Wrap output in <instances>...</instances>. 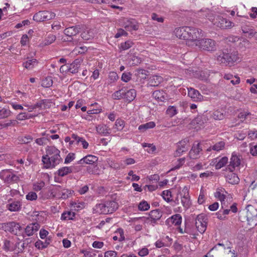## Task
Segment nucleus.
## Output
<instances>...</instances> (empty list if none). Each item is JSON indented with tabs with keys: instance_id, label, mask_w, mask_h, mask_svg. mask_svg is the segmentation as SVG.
Returning <instances> with one entry per match:
<instances>
[{
	"instance_id": "f257e3e1",
	"label": "nucleus",
	"mask_w": 257,
	"mask_h": 257,
	"mask_svg": "<svg viewBox=\"0 0 257 257\" xmlns=\"http://www.w3.org/2000/svg\"><path fill=\"white\" fill-rule=\"evenodd\" d=\"M45 155L42 157V161L46 169H52L62 162L60 151L54 146H47Z\"/></svg>"
},
{
	"instance_id": "f03ea898",
	"label": "nucleus",
	"mask_w": 257,
	"mask_h": 257,
	"mask_svg": "<svg viewBox=\"0 0 257 257\" xmlns=\"http://www.w3.org/2000/svg\"><path fill=\"white\" fill-rule=\"evenodd\" d=\"M202 31L198 28L185 27V40L189 46H195L198 38L202 34Z\"/></svg>"
},
{
	"instance_id": "7ed1b4c3",
	"label": "nucleus",
	"mask_w": 257,
	"mask_h": 257,
	"mask_svg": "<svg viewBox=\"0 0 257 257\" xmlns=\"http://www.w3.org/2000/svg\"><path fill=\"white\" fill-rule=\"evenodd\" d=\"M238 59V53L237 52H223L217 57V60L219 62L229 66H232Z\"/></svg>"
},
{
	"instance_id": "20e7f679",
	"label": "nucleus",
	"mask_w": 257,
	"mask_h": 257,
	"mask_svg": "<svg viewBox=\"0 0 257 257\" xmlns=\"http://www.w3.org/2000/svg\"><path fill=\"white\" fill-rule=\"evenodd\" d=\"M0 178L5 183L12 184L19 180L16 172L12 169H5L0 172Z\"/></svg>"
},
{
	"instance_id": "39448f33",
	"label": "nucleus",
	"mask_w": 257,
	"mask_h": 257,
	"mask_svg": "<svg viewBox=\"0 0 257 257\" xmlns=\"http://www.w3.org/2000/svg\"><path fill=\"white\" fill-rule=\"evenodd\" d=\"M196 46L201 50L207 51H214L216 50V43L211 39L203 38L196 42Z\"/></svg>"
},
{
	"instance_id": "423d86ee",
	"label": "nucleus",
	"mask_w": 257,
	"mask_h": 257,
	"mask_svg": "<svg viewBox=\"0 0 257 257\" xmlns=\"http://www.w3.org/2000/svg\"><path fill=\"white\" fill-rule=\"evenodd\" d=\"M55 17L53 13L48 11H39L33 16V20L36 22H43L50 20Z\"/></svg>"
},
{
	"instance_id": "0eeeda50",
	"label": "nucleus",
	"mask_w": 257,
	"mask_h": 257,
	"mask_svg": "<svg viewBox=\"0 0 257 257\" xmlns=\"http://www.w3.org/2000/svg\"><path fill=\"white\" fill-rule=\"evenodd\" d=\"M213 25L221 29H230L234 26L232 22L219 16L216 17Z\"/></svg>"
},
{
	"instance_id": "6e6552de",
	"label": "nucleus",
	"mask_w": 257,
	"mask_h": 257,
	"mask_svg": "<svg viewBox=\"0 0 257 257\" xmlns=\"http://www.w3.org/2000/svg\"><path fill=\"white\" fill-rule=\"evenodd\" d=\"M3 227L5 231H9L15 235H17L22 230V227L20 224L14 221L4 223Z\"/></svg>"
},
{
	"instance_id": "1a4fd4ad",
	"label": "nucleus",
	"mask_w": 257,
	"mask_h": 257,
	"mask_svg": "<svg viewBox=\"0 0 257 257\" xmlns=\"http://www.w3.org/2000/svg\"><path fill=\"white\" fill-rule=\"evenodd\" d=\"M52 194L55 197L65 199L68 197L71 191L60 186H57L53 189Z\"/></svg>"
},
{
	"instance_id": "9d476101",
	"label": "nucleus",
	"mask_w": 257,
	"mask_h": 257,
	"mask_svg": "<svg viewBox=\"0 0 257 257\" xmlns=\"http://www.w3.org/2000/svg\"><path fill=\"white\" fill-rule=\"evenodd\" d=\"M202 148L200 143L195 142L189 153V156L191 159H197L200 158L202 154Z\"/></svg>"
},
{
	"instance_id": "9b49d317",
	"label": "nucleus",
	"mask_w": 257,
	"mask_h": 257,
	"mask_svg": "<svg viewBox=\"0 0 257 257\" xmlns=\"http://www.w3.org/2000/svg\"><path fill=\"white\" fill-rule=\"evenodd\" d=\"M241 156H237L234 153L232 154L228 169L230 172H233L236 167H239L241 163Z\"/></svg>"
},
{
	"instance_id": "f8f14e48",
	"label": "nucleus",
	"mask_w": 257,
	"mask_h": 257,
	"mask_svg": "<svg viewBox=\"0 0 257 257\" xmlns=\"http://www.w3.org/2000/svg\"><path fill=\"white\" fill-rule=\"evenodd\" d=\"M22 203L20 200H9V203L7 205V208L11 212L19 211L21 209Z\"/></svg>"
},
{
	"instance_id": "ddd939ff",
	"label": "nucleus",
	"mask_w": 257,
	"mask_h": 257,
	"mask_svg": "<svg viewBox=\"0 0 257 257\" xmlns=\"http://www.w3.org/2000/svg\"><path fill=\"white\" fill-rule=\"evenodd\" d=\"M203 216L202 214L197 215L196 218L195 225L198 231L201 234L206 229V222L203 221Z\"/></svg>"
},
{
	"instance_id": "4468645a",
	"label": "nucleus",
	"mask_w": 257,
	"mask_h": 257,
	"mask_svg": "<svg viewBox=\"0 0 257 257\" xmlns=\"http://www.w3.org/2000/svg\"><path fill=\"white\" fill-rule=\"evenodd\" d=\"M199 17L208 19L213 24L216 20V18L214 14L210 10L205 9L201 10L198 13Z\"/></svg>"
},
{
	"instance_id": "2eb2a0df",
	"label": "nucleus",
	"mask_w": 257,
	"mask_h": 257,
	"mask_svg": "<svg viewBox=\"0 0 257 257\" xmlns=\"http://www.w3.org/2000/svg\"><path fill=\"white\" fill-rule=\"evenodd\" d=\"M241 28L242 32L245 34V36L252 37L256 33L253 29V27L248 24L244 23L242 20H241Z\"/></svg>"
},
{
	"instance_id": "dca6fc26",
	"label": "nucleus",
	"mask_w": 257,
	"mask_h": 257,
	"mask_svg": "<svg viewBox=\"0 0 257 257\" xmlns=\"http://www.w3.org/2000/svg\"><path fill=\"white\" fill-rule=\"evenodd\" d=\"M189 141L187 139H184L178 143V148L176 151V156H180L183 152H186L188 147L187 144Z\"/></svg>"
},
{
	"instance_id": "f3484780",
	"label": "nucleus",
	"mask_w": 257,
	"mask_h": 257,
	"mask_svg": "<svg viewBox=\"0 0 257 257\" xmlns=\"http://www.w3.org/2000/svg\"><path fill=\"white\" fill-rule=\"evenodd\" d=\"M40 227V225L37 222L30 223L26 227L25 232L27 236H32L39 230Z\"/></svg>"
},
{
	"instance_id": "a211bd4d",
	"label": "nucleus",
	"mask_w": 257,
	"mask_h": 257,
	"mask_svg": "<svg viewBox=\"0 0 257 257\" xmlns=\"http://www.w3.org/2000/svg\"><path fill=\"white\" fill-rule=\"evenodd\" d=\"M209 120L207 113L203 114L202 115H198L192 121V124H196L198 126L200 127L207 122Z\"/></svg>"
},
{
	"instance_id": "6ab92c4d",
	"label": "nucleus",
	"mask_w": 257,
	"mask_h": 257,
	"mask_svg": "<svg viewBox=\"0 0 257 257\" xmlns=\"http://www.w3.org/2000/svg\"><path fill=\"white\" fill-rule=\"evenodd\" d=\"M188 95L195 101H201L203 98V96L198 90L191 87L188 88Z\"/></svg>"
},
{
	"instance_id": "aec40b11",
	"label": "nucleus",
	"mask_w": 257,
	"mask_h": 257,
	"mask_svg": "<svg viewBox=\"0 0 257 257\" xmlns=\"http://www.w3.org/2000/svg\"><path fill=\"white\" fill-rule=\"evenodd\" d=\"M104 203L107 214L113 213L116 211L118 207L117 203L113 200L106 201Z\"/></svg>"
},
{
	"instance_id": "412c9836",
	"label": "nucleus",
	"mask_w": 257,
	"mask_h": 257,
	"mask_svg": "<svg viewBox=\"0 0 257 257\" xmlns=\"http://www.w3.org/2000/svg\"><path fill=\"white\" fill-rule=\"evenodd\" d=\"M246 217L248 224L251 227H253L257 225V212L256 211L255 214L252 215L251 213L248 211Z\"/></svg>"
},
{
	"instance_id": "4be33fe9",
	"label": "nucleus",
	"mask_w": 257,
	"mask_h": 257,
	"mask_svg": "<svg viewBox=\"0 0 257 257\" xmlns=\"http://www.w3.org/2000/svg\"><path fill=\"white\" fill-rule=\"evenodd\" d=\"M152 96L158 101L164 102L167 99V94L163 90H156L153 92Z\"/></svg>"
},
{
	"instance_id": "5701e85b",
	"label": "nucleus",
	"mask_w": 257,
	"mask_h": 257,
	"mask_svg": "<svg viewBox=\"0 0 257 257\" xmlns=\"http://www.w3.org/2000/svg\"><path fill=\"white\" fill-rule=\"evenodd\" d=\"M182 217L179 214H176L172 216L171 217L167 219L166 221V224H170L172 223L175 225H179L181 223Z\"/></svg>"
},
{
	"instance_id": "b1692460",
	"label": "nucleus",
	"mask_w": 257,
	"mask_h": 257,
	"mask_svg": "<svg viewBox=\"0 0 257 257\" xmlns=\"http://www.w3.org/2000/svg\"><path fill=\"white\" fill-rule=\"evenodd\" d=\"M186 187H184L183 191L185 190L184 194L183 196H182V194H180L181 198V203L183 206L186 208H188L189 207L191 202L189 198V193L187 189H185Z\"/></svg>"
},
{
	"instance_id": "393cba45",
	"label": "nucleus",
	"mask_w": 257,
	"mask_h": 257,
	"mask_svg": "<svg viewBox=\"0 0 257 257\" xmlns=\"http://www.w3.org/2000/svg\"><path fill=\"white\" fill-rule=\"evenodd\" d=\"M86 171L90 174L99 175L101 174V171L98 167L97 163L86 166Z\"/></svg>"
},
{
	"instance_id": "a878e982",
	"label": "nucleus",
	"mask_w": 257,
	"mask_h": 257,
	"mask_svg": "<svg viewBox=\"0 0 257 257\" xmlns=\"http://www.w3.org/2000/svg\"><path fill=\"white\" fill-rule=\"evenodd\" d=\"M163 81L162 77L153 75L150 77L148 85L150 86H158Z\"/></svg>"
},
{
	"instance_id": "bb28decb",
	"label": "nucleus",
	"mask_w": 257,
	"mask_h": 257,
	"mask_svg": "<svg viewBox=\"0 0 257 257\" xmlns=\"http://www.w3.org/2000/svg\"><path fill=\"white\" fill-rule=\"evenodd\" d=\"M123 96L126 101L130 102L136 98V91L134 89H131L125 92L124 90Z\"/></svg>"
},
{
	"instance_id": "cd10ccee",
	"label": "nucleus",
	"mask_w": 257,
	"mask_h": 257,
	"mask_svg": "<svg viewBox=\"0 0 257 257\" xmlns=\"http://www.w3.org/2000/svg\"><path fill=\"white\" fill-rule=\"evenodd\" d=\"M226 181L231 184H237L239 182V179L237 175L233 172H230L226 176Z\"/></svg>"
},
{
	"instance_id": "c85d7f7f",
	"label": "nucleus",
	"mask_w": 257,
	"mask_h": 257,
	"mask_svg": "<svg viewBox=\"0 0 257 257\" xmlns=\"http://www.w3.org/2000/svg\"><path fill=\"white\" fill-rule=\"evenodd\" d=\"M98 158L92 155H87L81 159V162L89 165L97 163Z\"/></svg>"
},
{
	"instance_id": "c756f323",
	"label": "nucleus",
	"mask_w": 257,
	"mask_h": 257,
	"mask_svg": "<svg viewBox=\"0 0 257 257\" xmlns=\"http://www.w3.org/2000/svg\"><path fill=\"white\" fill-rule=\"evenodd\" d=\"M83 32H81V38L84 40H89L93 37V33L87 28H83Z\"/></svg>"
},
{
	"instance_id": "7c9ffc66",
	"label": "nucleus",
	"mask_w": 257,
	"mask_h": 257,
	"mask_svg": "<svg viewBox=\"0 0 257 257\" xmlns=\"http://www.w3.org/2000/svg\"><path fill=\"white\" fill-rule=\"evenodd\" d=\"M79 29L76 27H70L64 30V34L69 37L75 36L79 33Z\"/></svg>"
},
{
	"instance_id": "2f4dec72",
	"label": "nucleus",
	"mask_w": 257,
	"mask_h": 257,
	"mask_svg": "<svg viewBox=\"0 0 257 257\" xmlns=\"http://www.w3.org/2000/svg\"><path fill=\"white\" fill-rule=\"evenodd\" d=\"M97 132L103 136H106L110 133L109 129L108 126L105 124H99L96 126Z\"/></svg>"
},
{
	"instance_id": "473e14b6",
	"label": "nucleus",
	"mask_w": 257,
	"mask_h": 257,
	"mask_svg": "<svg viewBox=\"0 0 257 257\" xmlns=\"http://www.w3.org/2000/svg\"><path fill=\"white\" fill-rule=\"evenodd\" d=\"M80 67V60L78 59L75 60L71 64L69 68L70 72L72 73H77Z\"/></svg>"
},
{
	"instance_id": "72a5a7b5",
	"label": "nucleus",
	"mask_w": 257,
	"mask_h": 257,
	"mask_svg": "<svg viewBox=\"0 0 257 257\" xmlns=\"http://www.w3.org/2000/svg\"><path fill=\"white\" fill-rule=\"evenodd\" d=\"M94 211L96 213H98L99 214H107V212L106 209L105 203H101L98 204H96L94 209Z\"/></svg>"
},
{
	"instance_id": "f704fd0d",
	"label": "nucleus",
	"mask_w": 257,
	"mask_h": 257,
	"mask_svg": "<svg viewBox=\"0 0 257 257\" xmlns=\"http://www.w3.org/2000/svg\"><path fill=\"white\" fill-rule=\"evenodd\" d=\"M75 216V213L72 211L64 212L61 216V219L62 220H73Z\"/></svg>"
},
{
	"instance_id": "c9c22d12",
	"label": "nucleus",
	"mask_w": 257,
	"mask_h": 257,
	"mask_svg": "<svg viewBox=\"0 0 257 257\" xmlns=\"http://www.w3.org/2000/svg\"><path fill=\"white\" fill-rule=\"evenodd\" d=\"M156 125V124L153 121H150L149 122L146 123L145 124H143L140 125L139 126L138 129L142 132H145L146 130L149 128H153Z\"/></svg>"
},
{
	"instance_id": "e433bc0d",
	"label": "nucleus",
	"mask_w": 257,
	"mask_h": 257,
	"mask_svg": "<svg viewBox=\"0 0 257 257\" xmlns=\"http://www.w3.org/2000/svg\"><path fill=\"white\" fill-rule=\"evenodd\" d=\"M50 239H46L45 242H43L40 240H38L35 242V247L39 249H42L46 248L48 245L50 244Z\"/></svg>"
},
{
	"instance_id": "4c0bfd02",
	"label": "nucleus",
	"mask_w": 257,
	"mask_h": 257,
	"mask_svg": "<svg viewBox=\"0 0 257 257\" xmlns=\"http://www.w3.org/2000/svg\"><path fill=\"white\" fill-rule=\"evenodd\" d=\"M185 33V27H180L175 29L174 34L175 36L180 39L185 40L184 33Z\"/></svg>"
},
{
	"instance_id": "58836bf2",
	"label": "nucleus",
	"mask_w": 257,
	"mask_h": 257,
	"mask_svg": "<svg viewBox=\"0 0 257 257\" xmlns=\"http://www.w3.org/2000/svg\"><path fill=\"white\" fill-rule=\"evenodd\" d=\"M33 139L32 137L30 135L20 136L17 139L19 143L21 144H28L32 141Z\"/></svg>"
},
{
	"instance_id": "ea45409f",
	"label": "nucleus",
	"mask_w": 257,
	"mask_h": 257,
	"mask_svg": "<svg viewBox=\"0 0 257 257\" xmlns=\"http://www.w3.org/2000/svg\"><path fill=\"white\" fill-rule=\"evenodd\" d=\"M37 63V61L36 59H32L24 62L23 66L26 69H31L33 68Z\"/></svg>"
},
{
	"instance_id": "a19ab883",
	"label": "nucleus",
	"mask_w": 257,
	"mask_h": 257,
	"mask_svg": "<svg viewBox=\"0 0 257 257\" xmlns=\"http://www.w3.org/2000/svg\"><path fill=\"white\" fill-rule=\"evenodd\" d=\"M225 145V143L224 141H221L216 143L214 145L211 146V149H213V151L218 152L224 149Z\"/></svg>"
},
{
	"instance_id": "79ce46f5",
	"label": "nucleus",
	"mask_w": 257,
	"mask_h": 257,
	"mask_svg": "<svg viewBox=\"0 0 257 257\" xmlns=\"http://www.w3.org/2000/svg\"><path fill=\"white\" fill-rule=\"evenodd\" d=\"M101 112V110L99 109H93L91 110H89L87 111L88 115L86 116H83L81 115V117L85 118L86 120L89 121L92 120L93 117L90 114H98Z\"/></svg>"
},
{
	"instance_id": "37998d69",
	"label": "nucleus",
	"mask_w": 257,
	"mask_h": 257,
	"mask_svg": "<svg viewBox=\"0 0 257 257\" xmlns=\"http://www.w3.org/2000/svg\"><path fill=\"white\" fill-rule=\"evenodd\" d=\"M12 112L9 109L3 108L0 109V119L8 118L11 115Z\"/></svg>"
},
{
	"instance_id": "c03bdc74",
	"label": "nucleus",
	"mask_w": 257,
	"mask_h": 257,
	"mask_svg": "<svg viewBox=\"0 0 257 257\" xmlns=\"http://www.w3.org/2000/svg\"><path fill=\"white\" fill-rule=\"evenodd\" d=\"M228 162V158L226 157H223L221 158L218 162L215 165V168L216 169H219L222 167H224Z\"/></svg>"
},
{
	"instance_id": "a18cd8bd",
	"label": "nucleus",
	"mask_w": 257,
	"mask_h": 257,
	"mask_svg": "<svg viewBox=\"0 0 257 257\" xmlns=\"http://www.w3.org/2000/svg\"><path fill=\"white\" fill-rule=\"evenodd\" d=\"M34 116L32 114H29L26 112H21L17 115L16 118L19 120H23L31 118Z\"/></svg>"
},
{
	"instance_id": "49530a36",
	"label": "nucleus",
	"mask_w": 257,
	"mask_h": 257,
	"mask_svg": "<svg viewBox=\"0 0 257 257\" xmlns=\"http://www.w3.org/2000/svg\"><path fill=\"white\" fill-rule=\"evenodd\" d=\"M71 172V169L70 168L68 167H64L60 168L58 170V174L60 176L63 177L67 175L68 173H70Z\"/></svg>"
},
{
	"instance_id": "de8ad7c7",
	"label": "nucleus",
	"mask_w": 257,
	"mask_h": 257,
	"mask_svg": "<svg viewBox=\"0 0 257 257\" xmlns=\"http://www.w3.org/2000/svg\"><path fill=\"white\" fill-rule=\"evenodd\" d=\"M149 216H151V217L159 220L162 216V213L159 209H156L150 211Z\"/></svg>"
},
{
	"instance_id": "09e8293b",
	"label": "nucleus",
	"mask_w": 257,
	"mask_h": 257,
	"mask_svg": "<svg viewBox=\"0 0 257 257\" xmlns=\"http://www.w3.org/2000/svg\"><path fill=\"white\" fill-rule=\"evenodd\" d=\"M53 84V80L51 77H47L42 81V86L44 87L48 88Z\"/></svg>"
},
{
	"instance_id": "8fccbe9b",
	"label": "nucleus",
	"mask_w": 257,
	"mask_h": 257,
	"mask_svg": "<svg viewBox=\"0 0 257 257\" xmlns=\"http://www.w3.org/2000/svg\"><path fill=\"white\" fill-rule=\"evenodd\" d=\"M133 45V41L128 40L124 43H121L119 48L121 51L126 50L132 47Z\"/></svg>"
},
{
	"instance_id": "3c124183",
	"label": "nucleus",
	"mask_w": 257,
	"mask_h": 257,
	"mask_svg": "<svg viewBox=\"0 0 257 257\" xmlns=\"http://www.w3.org/2000/svg\"><path fill=\"white\" fill-rule=\"evenodd\" d=\"M162 196L167 202H170L173 201V200L171 199V192L169 190L163 191L162 193Z\"/></svg>"
},
{
	"instance_id": "603ef678",
	"label": "nucleus",
	"mask_w": 257,
	"mask_h": 257,
	"mask_svg": "<svg viewBox=\"0 0 257 257\" xmlns=\"http://www.w3.org/2000/svg\"><path fill=\"white\" fill-rule=\"evenodd\" d=\"M213 118L215 120H222L224 117L223 112L219 110H216L214 111L212 115Z\"/></svg>"
},
{
	"instance_id": "864d4df0",
	"label": "nucleus",
	"mask_w": 257,
	"mask_h": 257,
	"mask_svg": "<svg viewBox=\"0 0 257 257\" xmlns=\"http://www.w3.org/2000/svg\"><path fill=\"white\" fill-rule=\"evenodd\" d=\"M150 207L149 204L146 201H141L138 205V208L141 211L148 210Z\"/></svg>"
},
{
	"instance_id": "5fc2aeb1",
	"label": "nucleus",
	"mask_w": 257,
	"mask_h": 257,
	"mask_svg": "<svg viewBox=\"0 0 257 257\" xmlns=\"http://www.w3.org/2000/svg\"><path fill=\"white\" fill-rule=\"evenodd\" d=\"M166 114L170 117H173L177 113L176 107L174 106H169L166 110Z\"/></svg>"
},
{
	"instance_id": "6e6d98bb",
	"label": "nucleus",
	"mask_w": 257,
	"mask_h": 257,
	"mask_svg": "<svg viewBox=\"0 0 257 257\" xmlns=\"http://www.w3.org/2000/svg\"><path fill=\"white\" fill-rule=\"evenodd\" d=\"M250 47V43L246 39H244L239 44V47L240 49H242L243 51L245 50L247 48H249Z\"/></svg>"
},
{
	"instance_id": "4d7b16f0",
	"label": "nucleus",
	"mask_w": 257,
	"mask_h": 257,
	"mask_svg": "<svg viewBox=\"0 0 257 257\" xmlns=\"http://www.w3.org/2000/svg\"><path fill=\"white\" fill-rule=\"evenodd\" d=\"M56 40V37L54 35H49L44 41L45 45H49L53 43Z\"/></svg>"
},
{
	"instance_id": "13d9d810",
	"label": "nucleus",
	"mask_w": 257,
	"mask_h": 257,
	"mask_svg": "<svg viewBox=\"0 0 257 257\" xmlns=\"http://www.w3.org/2000/svg\"><path fill=\"white\" fill-rule=\"evenodd\" d=\"M123 92V89L116 91L112 94V97L115 99H120L121 98H124Z\"/></svg>"
},
{
	"instance_id": "bf43d9fd",
	"label": "nucleus",
	"mask_w": 257,
	"mask_h": 257,
	"mask_svg": "<svg viewBox=\"0 0 257 257\" xmlns=\"http://www.w3.org/2000/svg\"><path fill=\"white\" fill-rule=\"evenodd\" d=\"M124 126V121L123 120L117 119L115 123V128L117 131L122 130Z\"/></svg>"
},
{
	"instance_id": "052dcab7",
	"label": "nucleus",
	"mask_w": 257,
	"mask_h": 257,
	"mask_svg": "<svg viewBox=\"0 0 257 257\" xmlns=\"http://www.w3.org/2000/svg\"><path fill=\"white\" fill-rule=\"evenodd\" d=\"M108 163L109 166L113 169L119 170L122 168L121 165L115 161L110 160Z\"/></svg>"
},
{
	"instance_id": "680f3d73",
	"label": "nucleus",
	"mask_w": 257,
	"mask_h": 257,
	"mask_svg": "<svg viewBox=\"0 0 257 257\" xmlns=\"http://www.w3.org/2000/svg\"><path fill=\"white\" fill-rule=\"evenodd\" d=\"M108 78L110 80V82L112 83L118 79V76L116 72H110L109 73Z\"/></svg>"
},
{
	"instance_id": "e2e57ef3",
	"label": "nucleus",
	"mask_w": 257,
	"mask_h": 257,
	"mask_svg": "<svg viewBox=\"0 0 257 257\" xmlns=\"http://www.w3.org/2000/svg\"><path fill=\"white\" fill-rule=\"evenodd\" d=\"M132 75L130 72H124L122 74L121 80L125 82H127L131 80Z\"/></svg>"
},
{
	"instance_id": "0e129e2a",
	"label": "nucleus",
	"mask_w": 257,
	"mask_h": 257,
	"mask_svg": "<svg viewBox=\"0 0 257 257\" xmlns=\"http://www.w3.org/2000/svg\"><path fill=\"white\" fill-rule=\"evenodd\" d=\"M37 198V195L35 192H30L26 195V199L29 200H35Z\"/></svg>"
},
{
	"instance_id": "69168bd1",
	"label": "nucleus",
	"mask_w": 257,
	"mask_h": 257,
	"mask_svg": "<svg viewBox=\"0 0 257 257\" xmlns=\"http://www.w3.org/2000/svg\"><path fill=\"white\" fill-rule=\"evenodd\" d=\"M75 159V154L69 153L65 159V163L68 164L72 161Z\"/></svg>"
},
{
	"instance_id": "338daca9",
	"label": "nucleus",
	"mask_w": 257,
	"mask_h": 257,
	"mask_svg": "<svg viewBox=\"0 0 257 257\" xmlns=\"http://www.w3.org/2000/svg\"><path fill=\"white\" fill-rule=\"evenodd\" d=\"M117 255V252L114 250H109L105 252L104 257H116Z\"/></svg>"
},
{
	"instance_id": "774afa93",
	"label": "nucleus",
	"mask_w": 257,
	"mask_h": 257,
	"mask_svg": "<svg viewBox=\"0 0 257 257\" xmlns=\"http://www.w3.org/2000/svg\"><path fill=\"white\" fill-rule=\"evenodd\" d=\"M47 139L45 138H38L35 140V142L39 146H43L46 144Z\"/></svg>"
}]
</instances>
